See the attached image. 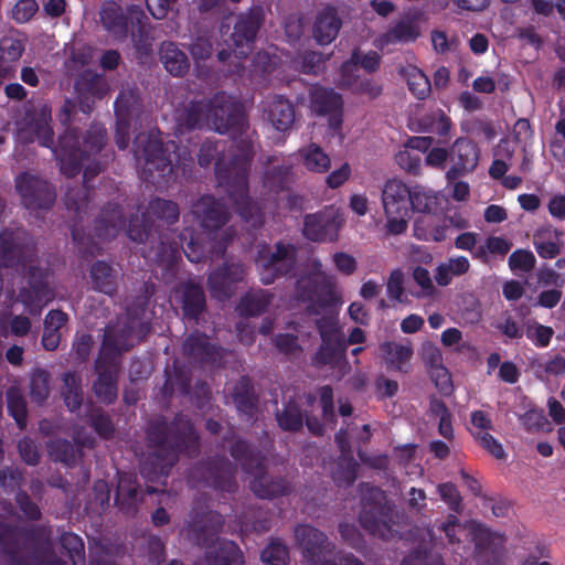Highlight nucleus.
<instances>
[{"label": "nucleus", "mask_w": 565, "mask_h": 565, "mask_svg": "<svg viewBox=\"0 0 565 565\" xmlns=\"http://www.w3.org/2000/svg\"><path fill=\"white\" fill-rule=\"evenodd\" d=\"M254 158V147L248 140H239L227 149L223 140L206 139L200 146L198 162L207 168L214 161L217 184L225 189L241 218L257 230L264 225V213L249 196L248 175Z\"/></svg>", "instance_id": "nucleus-1"}, {"label": "nucleus", "mask_w": 565, "mask_h": 565, "mask_svg": "<svg viewBox=\"0 0 565 565\" xmlns=\"http://www.w3.org/2000/svg\"><path fill=\"white\" fill-rule=\"evenodd\" d=\"M146 439L150 452L143 462L142 471L148 470L157 477H167L178 462L180 455L190 458L200 452V437L191 419L178 413L171 422L160 416L149 422Z\"/></svg>", "instance_id": "nucleus-2"}, {"label": "nucleus", "mask_w": 565, "mask_h": 565, "mask_svg": "<svg viewBox=\"0 0 565 565\" xmlns=\"http://www.w3.org/2000/svg\"><path fill=\"white\" fill-rule=\"evenodd\" d=\"M134 156L141 164V179L156 188L167 185L172 175L185 177L194 164L186 147H178L174 141L163 142L160 131L138 134L134 140Z\"/></svg>", "instance_id": "nucleus-3"}, {"label": "nucleus", "mask_w": 565, "mask_h": 565, "mask_svg": "<svg viewBox=\"0 0 565 565\" xmlns=\"http://www.w3.org/2000/svg\"><path fill=\"white\" fill-rule=\"evenodd\" d=\"M0 548L17 565H66L53 548L47 524L18 526L0 522Z\"/></svg>", "instance_id": "nucleus-4"}, {"label": "nucleus", "mask_w": 565, "mask_h": 565, "mask_svg": "<svg viewBox=\"0 0 565 565\" xmlns=\"http://www.w3.org/2000/svg\"><path fill=\"white\" fill-rule=\"evenodd\" d=\"M75 109V102L66 98L57 114L60 122L65 127L58 138L57 157L61 172L67 178L77 175L84 162L103 149L107 138V130L102 124L90 125L84 135L78 128L71 127Z\"/></svg>", "instance_id": "nucleus-5"}, {"label": "nucleus", "mask_w": 565, "mask_h": 565, "mask_svg": "<svg viewBox=\"0 0 565 565\" xmlns=\"http://www.w3.org/2000/svg\"><path fill=\"white\" fill-rule=\"evenodd\" d=\"M228 451L233 459L241 463L242 469L253 476L249 488L257 498L271 500L288 495L292 491L291 483L286 477L269 475L266 471L264 454L247 440H234Z\"/></svg>", "instance_id": "nucleus-6"}, {"label": "nucleus", "mask_w": 565, "mask_h": 565, "mask_svg": "<svg viewBox=\"0 0 565 565\" xmlns=\"http://www.w3.org/2000/svg\"><path fill=\"white\" fill-rule=\"evenodd\" d=\"M382 203L387 218L386 228L392 235L407 230L408 220L414 212L424 213V203L419 191H412L397 179L387 180L382 189Z\"/></svg>", "instance_id": "nucleus-7"}, {"label": "nucleus", "mask_w": 565, "mask_h": 565, "mask_svg": "<svg viewBox=\"0 0 565 565\" xmlns=\"http://www.w3.org/2000/svg\"><path fill=\"white\" fill-rule=\"evenodd\" d=\"M99 15L104 29L117 40L124 41L130 34L134 41H142L151 29L148 17L136 4L122 9L115 2H107L102 7Z\"/></svg>", "instance_id": "nucleus-8"}, {"label": "nucleus", "mask_w": 565, "mask_h": 565, "mask_svg": "<svg viewBox=\"0 0 565 565\" xmlns=\"http://www.w3.org/2000/svg\"><path fill=\"white\" fill-rule=\"evenodd\" d=\"M297 247L282 239L274 245H260L255 257L259 280L264 285H271L280 278L292 276L297 269Z\"/></svg>", "instance_id": "nucleus-9"}, {"label": "nucleus", "mask_w": 565, "mask_h": 565, "mask_svg": "<svg viewBox=\"0 0 565 565\" xmlns=\"http://www.w3.org/2000/svg\"><path fill=\"white\" fill-rule=\"evenodd\" d=\"M382 499H384L383 492L379 488H372L370 497H363L359 514L361 526L371 535L382 540L406 539L404 531L393 520V509L382 503ZM395 516L398 518L397 512H395Z\"/></svg>", "instance_id": "nucleus-10"}, {"label": "nucleus", "mask_w": 565, "mask_h": 565, "mask_svg": "<svg viewBox=\"0 0 565 565\" xmlns=\"http://www.w3.org/2000/svg\"><path fill=\"white\" fill-rule=\"evenodd\" d=\"M236 467L224 456H212L193 465L189 471V482L193 487H209L216 491L234 493Z\"/></svg>", "instance_id": "nucleus-11"}, {"label": "nucleus", "mask_w": 565, "mask_h": 565, "mask_svg": "<svg viewBox=\"0 0 565 565\" xmlns=\"http://www.w3.org/2000/svg\"><path fill=\"white\" fill-rule=\"evenodd\" d=\"M264 21L265 11L260 6H254L234 17L232 31L224 42L235 57L245 58L253 51Z\"/></svg>", "instance_id": "nucleus-12"}, {"label": "nucleus", "mask_w": 565, "mask_h": 565, "mask_svg": "<svg viewBox=\"0 0 565 565\" xmlns=\"http://www.w3.org/2000/svg\"><path fill=\"white\" fill-rule=\"evenodd\" d=\"M35 260L36 248L25 230L4 228L0 232V267L26 268Z\"/></svg>", "instance_id": "nucleus-13"}, {"label": "nucleus", "mask_w": 565, "mask_h": 565, "mask_svg": "<svg viewBox=\"0 0 565 565\" xmlns=\"http://www.w3.org/2000/svg\"><path fill=\"white\" fill-rule=\"evenodd\" d=\"M150 216L164 221L167 224L178 222L180 209L178 203L159 196L152 198L147 206V211L141 216L132 215L128 222L127 235L136 243H146L149 241L152 231Z\"/></svg>", "instance_id": "nucleus-14"}, {"label": "nucleus", "mask_w": 565, "mask_h": 565, "mask_svg": "<svg viewBox=\"0 0 565 565\" xmlns=\"http://www.w3.org/2000/svg\"><path fill=\"white\" fill-rule=\"evenodd\" d=\"M224 523V516L220 512L195 505L185 522L186 537L193 544L209 551L220 542L218 534Z\"/></svg>", "instance_id": "nucleus-15"}, {"label": "nucleus", "mask_w": 565, "mask_h": 565, "mask_svg": "<svg viewBox=\"0 0 565 565\" xmlns=\"http://www.w3.org/2000/svg\"><path fill=\"white\" fill-rule=\"evenodd\" d=\"M209 129L221 135L241 134L246 126V118L241 105L225 92H217L207 98Z\"/></svg>", "instance_id": "nucleus-16"}, {"label": "nucleus", "mask_w": 565, "mask_h": 565, "mask_svg": "<svg viewBox=\"0 0 565 565\" xmlns=\"http://www.w3.org/2000/svg\"><path fill=\"white\" fill-rule=\"evenodd\" d=\"M296 294L298 300L309 303L307 306L309 315L319 316L334 302L333 285L322 273H309L297 279Z\"/></svg>", "instance_id": "nucleus-17"}, {"label": "nucleus", "mask_w": 565, "mask_h": 565, "mask_svg": "<svg viewBox=\"0 0 565 565\" xmlns=\"http://www.w3.org/2000/svg\"><path fill=\"white\" fill-rule=\"evenodd\" d=\"M14 189L21 204L31 211L50 210L55 200L56 191L47 180L28 171L14 178Z\"/></svg>", "instance_id": "nucleus-18"}, {"label": "nucleus", "mask_w": 565, "mask_h": 565, "mask_svg": "<svg viewBox=\"0 0 565 565\" xmlns=\"http://www.w3.org/2000/svg\"><path fill=\"white\" fill-rule=\"evenodd\" d=\"M26 287L19 291V300L31 316H40L43 308L54 299L50 287V271L34 263L26 266Z\"/></svg>", "instance_id": "nucleus-19"}, {"label": "nucleus", "mask_w": 565, "mask_h": 565, "mask_svg": "<svg viewBox=\"0 0 565 565\" xmlns=\"http://www.w3.org/2000/svg\"><path fill=\"white\" fill-rule=\"evenodd\" d=\"M138 323L135 318L130 317L129 312L126 317L108 323L105 328L98 355L120 361V355L134 347L131 340Z\"/></svg>", "instance_id": "nucleus-20"}, {"label": "nucleus", "mask_w": 565, "mask_h": 565, "mask_svg": "<svg viewBox=\"0 0 565 565\" xmlns=\"http://www.w3.org/2000/svg\"><path fill=\"white\" fill-rule=\"evenodd\" d=\"M343 218L334 206H324L322 210L307 214L303 218V236L311 242H334Z\"/></svg>", "instance_id": "nucleus-21"}, {"label": "nucleus", "mask_w": 565, "mask_h": 565, "mask_svg": "<svg viewBox=\"0 0 565 565\" xmlns=\"http://www.w3.org/2000/svg\"><path fill=\"white\" fill-rule=\"evenodd\" d=\"M246 275L247 269L242 262H224L207 276L206 284L211 296L217 300L230 299Z\"/></svg>", "instance_id": "nucleus-22"}, {"label": "nucleus", "mask_w": 565, "mask_h": 565, "mask_svg": "<svg viewBox=\"0 0 565 565\" xmlns=\"http://www.w3.org/2000/svg\"><path fill=\"white\" fill-rule=\"evenodd\" d=\"M94 370L97 377L93 382V393L103 404H114L118 397L120 361L97 355L94 362Z\"/></svg>", "instance_id": "nucleus-23"}, {"label": "nucleus", "mask_w": 565, "mask_h": 565, "mask_svg": "<svg viewBox=\"0 0 565 565\" xmlns=\"http://www.w3.org/2000/svg\"><path fill=\"white\" fill-rule=\"evenodd\" d=\"M51 108L43 105L33 115L26 116L23 125L18 130L19 138L24 143L38 141L42 147L52 148L54 131L51 127Z\"/></svg>", "instance_id": "nucleus-24"}, {"label": "nucleus", "mask_w": 565, "mask_h": 565, "mask_svg": "<svg viewBox=\"0 0 565 565\" xmlns=\"http://www.w3.org/2000/svg\"><path fill=\"white\" fill-rule=\"evenodd\" d=\"M429 417L431 424L437 425L439 435L446 439V441L431 440L429 443V451L437 459H446L450 454V446L448 443H451L454 439L451 413L444 402L437 398H431L429 404Z\"/></svg>", "instance_id": "nucleus-25"}, {"label": "nucleus", "mask_w": 565, "mask_h": 565, "mask_svg": "<svg viewBox=\"0 0 565 565\" xmlns=\"http://www.w3.org/2000/svg\"><path fill=\"white\" fill-rule=\"evenodd\" d=\"M193 214L209 232L221 230L231 216L227 206L213 195L201 196L193 205Z\"/></svg>", "instance_id": "nucleus-26"}, {"label": "nucleus", "mask_w": 565, "mask_h": 565, "mask_svg": "<svg viewBox=\"0 0 565 565\" xmlns=\"http://www.w3.org/2000/svg\"><path fill=\"white\" fill-rule=\"evenodd\" d=\"M296 542L307 562H319L330 552L327 535L309 524H299L295 529Z\"/></svg>", "instance_id": "nucleus-27"}, {"label": "nucleus", "mask_w": 565, "mask_h": 565, "mask_svg": "<svg viewBox=\"0 0 565 565\" xmlns=\"http://www.w3.org/2000/svg\"><path fill=\"white\" fill-rule=\"evenodd\" d=\"M183 355L194 364H213L220 359V348L211 343L209 337L199 331L190 333L182 343Z\"/></svg>", "instance_id": "nucleus-28"}, {"label": "nucleus", "mask_w": 565, "mask_h": 565, "mask_svg": "<svg viewBox=\"0 0 565 565\" xmlns=\"http://www.w3.org/2000/svg\"><path fill=\"white\" fill-rule=\"evenodd\" d=\"M126 226V217L120 203L108 202L95 218V235L103 239H111Z\"/></svg>", "instance_id": "nucleus-29"}, {"label": "nucleus", "mask_w": 565, "mask_h": 565, "mask_svg": "<svg viewBox=\"0 0 565 565\" xmlns=\"http://www.w3.org/2000/svg\"><path fill=\"white\" fill-rule=\"evenodd\" d=\"M209 128L207 99L191 100L177 115V132L183 135Z\"/></svg>", "instance_id": "nucleus-30"}, {"label": "nucleus", "mask_w": 565, "mask_h": 565, "mask_svg": "<svg viewBox=\"0 0 565 565\" xmlns=\"http://www.w3.org/2000/svg\"><path fill=\"white\" fill-rule=\"evenodd\" d=\"M321 343L311 358L315 367L334 366L345 359L348 342L344 334L320 337Z\"/></svg>", "instance_id": "nucleus-31"}, {"label": "nucleus", "mask_w": 565, "mask_h": 565, "mask_svg": "<svg viewBox=\"0 0 565 565\" xmlns=\"http://www.w3.org/2000/svg\"><path fill=\"white\" fill-rule=\"evenodd\" d=\"M264 113L271 126L280 132L290 130L296 120L294 104L282 95H275L267 100Z\"/></svg>", "instance_id": "nucleus-32"}, {"label": "nucleus", "mask_w": 565, "mask_h": 565, "mask_svg": "<svg viewBox=\"0 0 565 565\" xmlns=\"http://www.w3.org/2000/svg\"><path fill=\"white\" fill-rule=\"evenodd\" d=\"M232 397L239 416H245L247 420L256 418L259 396L249 376L243 375L238 379L233 387Z\"/></svg>", "instance_id": "nucleus-33"}, {"label": "nucleus", "mask_w": 565, "mask_h": 565, "mask_svg": "<svg viewBox=\"0 0 565 565\" xmlns=\"http://www.w3.org/2000/svg\"><path fill=\"white\" fill-rule=\"evenodd\" d=\"M454 159L455 164L446 173L449 181L471 172L477 167L479 152L476 143L463 138L457 139L454 143Z\"/></svg>", "instance_id": "nucleus-34"}, {"label": "nucleus", "mask_w": 565, "mask_h": 565, "mask_svg": "<svg viewBox=\"0 0 565 565\" xmlns=\"http://www.w3.org/2000/svg\"><path fill=\"white\" fill-rule=\"evenodd\" d=\"M180 302L184 318L196 321L206 310V296L203 287L192 280L185 281L180 288Z\"/></svg>", "instance_id": "nucleus-35"}, {"label": "nucleus", "mask_w": 565, "mask_h": 565, "mask_svg": "<svg viewBox=\"0 0 565 565\" xmlns=\"http://www.w3.org/2000/svg\"><path fill=\"white\" fill-rule=\"evenodd\" d=\"M342 21L334 8L328 7L320 11L313 24V38L320 45L330 44L339 34Z\"/></svg>", "instance_id": "nucleus-36"}, {"label": "nucleus", "mask_w": 565, "mask_h": 565, "mask_svg": "<svg viewBox=\"0 0 565 565\" xmlns=\"http://www.w3.org/2000/svg\"><path fill=\"white\" fill-rule=\"evenodd\" d=\"M424 154V137H411L404 149L395 154V161L401 169L412 175H419L422 171V156Z\"/></svg>", "instance_id": "nucleus-37"}, {"label": "nucleus", "mask_w": 565, "mask_h": 565, "mask_svg": "<svg viewBox=\"0 0 565 565\" xmlns=\"http://www.w3.org/2000/svg\"><path fill=\"white\" fill-rule=\"evenodd\" d=\"M159 58L164 70L175 77H183L190 70L188 55L171 41H164L159 49Z\"/></svg>", "instance_id": "nucleus-38"}, {"label": "nucleus", "mask_w": 565, "mask_h": 565, "mask_svg": "<svg viewBox=\"0 0 565 565\" xmlns=\"http://www.w3.org/2000/svg\"><path fill=\"white\" fill-rule=\"evenodd\" d=\"M381 354L385 361L387 369L399 372H408L409 361L414 350L411 343H399L396 341H386L380 345Z\"/></svg>", "instance_id": "nucleus-39"}, {"label": "nucleus", "mask_w": 565, "mask_h": 565, "mask_svg": "<svg viewBox=\"0 0 565 565\" xmlns=\"http://www.w3.org/2000/svg\"><path fill=\"white\" fill-rule=\"evenodd\" d=\"M93 289L108 296H113L118 289L117 270L105 260H96L89 269Z\"/></svg>", "instance_id": "nucleus-40"}, {"label": "nucleus", "mask_w": 565, "mask_h": 565, "mask_svg": "<svg viewBox=\"0 0 565 565\" xmlns=\"http://www.w3.org/2000/svg\"><path fill=\"white\" fill-rule=\"evenodd\" d=\"M441 352L434 344H426V359L429 360V376L440 394L449 396L452 391V381L448 370L441 364Z\"/></svg>", "instance_id": "nucleus-41"}, {"label": "nucleus", "mask_w": 565, "mask_h": 565, "mask_svg": "<svg viewBox=\"0 0 565 565\" xmlns=\"http://www.w3.org/2000/svg\"><path fill=\"white\" fill-rule=\"evenodd\" d=\"M209 565H245L241 547L230 540L220 541L213 548L205 551Z\"/></svg>", "instance_id": "nucleus-42"}, {"label": "nucleus", "mask_w": 565, "mask_h": 565, "mask_svg": "<svg viewBox=\"0 0 565 565\" xmlns=\"http://www.w3.org/2000/svg\"><path fill=\"white\" fill-rule=\"evenodd\" d=\"M274 300V294L265 290H249L243 295L236 307L241 317H258L267 311Z\"/></svg>", "instance_id": "nucleus-43"}, {"label": "nucleus", "mask_w": 565, "mask_h": 565, "mask_svg": "<svg viewBox=\"0 0 565 565\" xmlns=\"http://www.w3.org/2000/svg\"><path fill=\"white\" fill-rule=\"evenodd\" d=\"M47 448L53 461L62 462L67 467H75L83 457L82 448L64 438L51 440Z\"/></svg>", "instance_id": "nucleus-44"}, {"label": "nucleus", "mask_w": 565, "mask_h": 565, "mask_svg": "<svg viewBox=\"0 0 565 565\" xmlns=\"http://www.w3.org/2000/svg\"><path fill=\"white\" fill-rule=\"evenodd\" d=\"M311 108L318 115L343 108L342 96L332 88L316 86L310 92Z\"/></svg>", "instance_id": "nucleus-45"}, {"label": "nucleus", "mask_w": 565, "mask_h": 565, "mask_svg": "<svg viewBox=\"0 0 565 565\" xmlns=\"http://www.w3.org/2000/svg\"><path fill=\"white\" fill-rule=\"evenodd\" d=\"M419 35L418 28L412 19H402L390 30L379 38L381 46L407 43L414 41Z\"/></svg>", "instance_id": "nucleus-46"}, {"label": "nucleus", "mask_w": 565, "mask_h": 565, "mask_svg": "<svg viewBox=\"0 0 565 565\" xmlns=\"http://www.w3.org/2000/svg\"><path fill=\"white\" fill-rule=\"evenodd\" d=\"M294 183L292 164L273 166L266 169L263 177V184L269 191L280 192L290 189Z\"/></svg>", "instance_id": "nucleus-47"}, {"label": "nucleus", "mask_w": 565, "mask_h": 565, "mask_svg": "<svg viewBox=\"0 0 565 565\" xmlns=\"http://www.w3.org/2000/svg\"><path fill=\"white\" fill-rule=\"evenodd\" d=\"M275 415L279 428L284 431L297 433L303 426L305 414L295 401L286 403Z\"/></svg>", "instance_id": "nucleus-48"}, {"label": "nucleus", "mask_w": 565, "mask_h": 565, "mask_svg": "<svg viewBox=\"0 0 565 565\" xmlns=\"http://www.w3.org/2000/svg\"><path fill=\"white\" fill-rule=\"evenodd\" d=\"M61 394L68 411H78L83 404V390L81 377L72 372L64 373L63 387Z\"/></svg>", "instance_id": "nucleus-49"}, {"label": "nucleus", "mask_w": 565, "mask_h": 565, "mask_svg": "<svg viewBox=\"0 0 565 565\" xmlns=\"http://www.w3.org/2000/svg\"><path fill=\"white\" fill-rule=\"evenodd\" d=\"M469 268L470 263L467 257L458 256L449 258L448 262L441 263L437 267L434 278L439 286H448L452 277L466 274Z\"/></svg>", "instance_id": "nucleus-50"}, {"label": "nucleus", "mask_w": 565, "mask_h": 565, "mask_svg": "<svg viewBox=\"0 0 565 565\" xmlns=\"http://www.w3.org/2000/svg\"><path fill=\"white\" fill-rule=\"evenodd\" d=\"M29 394L32 403L42 405L50 395V373L35 367L30 375Z\"/></svg>", "instance_id": "nucleus-51"}, {"label": "nucleus", "mask_w": 565, "mask_h": 565, "mask_svg": "<svg viewBox=\"0 0 565 565\" xmlns=\"http://www.w3.org/2000/svg\"><path fill=\"white\" fill-rule=\"evenodd\" d=\"M299 154L302 158L305 167L310 171L323 173L331 167L329 156L316 143H311L309 147L300 149Z\"/></svg>", "instance_id": "nucleus-52"}, {"label": "nucleus", "mask_w": 565, "mask_h": 565, "mask_svg": "<svg viewBox=\"0 0 565 565\" xmlns=\"http://www.w3.org/2000/svg\"><path fill=\"white\" fill-rule=\"evenodd\" d=\"M76 84L82 95H89L94 99H103L109 90L105 79L92 72L81 74Z\"/></svg>", "instance_id": "nucleus-53"}, {"label": "nucleus", "mask_w": 565, "mask_h": 565, "mask_svg": "<svg viewBox=\"0 0 565 565\" xmlns=\"http://www.w3.org/2000/svg\"><path fill=\"white\" fill-rule=\"evenodd\" d=\"M452 121L444 110L433 111L426 121V132L438 136V143L446 145L450 140Z\"/></svg>", "instance_id": "nucleus-54"}, {"label": "nucleus", "mask_w": 565, "mask_h": 565, "mask_svg": "<svg viewBox=\"0 0 565 565\" xmlns=\"http://www.w3.org/2000/svg\"><path fill=\"white\" fill-rule=\"evenodd\" d=\"M552 235L559 236L561 233L552 227H543L537 230L534 234V246L537 254L543 258H554L561 253V247L557 243L546 241L551 238Z\"/></svg>", "instance_id": "nucleus-55"}, {"label": "nucleus", "mask_w": 565, "mask_h": 565, "mask_svg": "<svg viewBox=\"0 0 565 565\" xmlns=\"http://www.w3.org/2000/svg\"><path fill=\"white\" fill-rule=\"evenodd\" d=\"M140 106V97L136 89L121 90L115 103L114 111L116 118L132 119L135 111Z\"/></svg>", "instance_id": "nucleus-56"}, {"label": "nucleus", "mask_w": 565, "mask_h": 565, "mask_svg": "<svg viewBox=\"0 0 565 565\" xmlns=\"http://www.w3.org/2000/svg\"><path fill=\"white\" fill-rule=\"evenodd\" d=\"M7 407L9 415L14 419L17 426L24 430L28 424V408L24 397L14 390L7 393Z\"/></svg>", "instance_id": "nucleus-57"}, {"label": "nucleus", "mask_w": 565, "mask_h": 565, "mask_svg": "<svg viewBox=\"0 0 565 565\" xmlns=\"http://www.w3.org/2000/svg\"><path fill=\"white\" fill-rule=\"evenodd\" d=\"M60 544L67 552L73 565H85V544L79 535L64 532L60 537Z\"/></svg>", "instance_id": "nucleus-58"}, {"label": "nucleus", "mask_w": 565, "mask_h": 565, "mask_svg": "<svg viewBox=\"0 0 565 565\" xmlns=\"http://www.w3.org/2000/svg\"><path fill=\"white\" fill-rule=\"evenodd\" d=\"M381 65V55L375 51H369L361 54L358 50L353 51L350 58L344 62V72L351 71L354 66H361L367 73H375Z\"/></svg>", "instance_id": "nucleus-59"}, {"label": "nucleus", "mask_w": 565, "mask_h": 565, "mask_svg": "<svg viewBox=\"0 0 565 565\" xmlns=\"http://www.w3.org/2000/svg\"><path fill=\"white\" fill-rule=\"evenodd\" d=\"M327 57L321 52L306 51L301 53L296 63L301 73L308 75H319L326 68Z\"/></svg>", "instance_id": "nucleus-60"}, {"label": "nucleus", "mask_w": 565, "mask_h": 565, "mask_svg": "<svg viewBox=\"0 0 565 565\" xmlns=\"http://www.w3.org/2000/svg\"><path fill=\"white\" fill-rule=\"evenodd\" d=\"M89 425L103 439H110L114 436V423L109 414L103 408L92 411L89 414Z\"/></svg>", "instance_id": "nucleus-61"}, {"label": "nucleus", "mask_w": 565, "mask_h": 565, "mask_svg": "<svg viewBox=\"0 0 565 565\" xmlns=\"http://www.w3.org/2000/svg\"><path fill=\"white\" fill-rule=\"evenodd\" d=\"M14 501L25 520L30 522H36L42 519V510L40 505L31 498L26 491H17Z\"/></svg>", "instance_id": "nucleus-62"}, {"label": "nucleus", "mask_w": 565, "mask_h": 565, "mask_svg": "<svg viewBox=\"0 0 565 565\" xmlns=\"http://www.w3.org/2000/svg\"><path fill=\"white\" fill-rule=\"evenodd\" d=\"M260 558L268 565H287L289 551L280 541H271L260 554Z\"/></svg>", "instance_id": "nucleus-63"}, {"label": "nucleus", "mask_w": 565, "mask_h": 565, "mask_svg": "<svg viewBox=\"0 0 565 565\" xmlns=\"http://www.w3.org/2000/svg\"><path fill=\"white\" fill-rule=\"evenodd\" d=\"M137 495L138 488L136 486L119 483L115 495V503L125 513L134 512L136 510Z\"/></svg>", "instance_id": "nucleus-64"}]
</instances>
